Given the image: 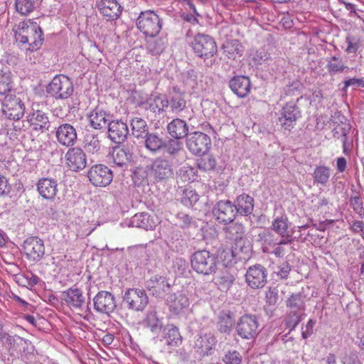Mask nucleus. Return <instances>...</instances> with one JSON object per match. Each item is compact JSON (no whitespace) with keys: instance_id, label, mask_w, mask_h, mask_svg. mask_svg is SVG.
I'll return each instance as SVG.
<instances>
[{"instance_id":"nucleus-1","label":"nucleus","mask_w":364,"mask_h":364,"mask_svg":"<svg viewBox=\"0 0 364 364\" xmlns=\"http://www.w3.org/2000/svg\"><path fill=\"white\" fill-rule=\"evenodd\" d=\"M136 28L146 37L157 36L162 28V19L153 10L141 11L136 21Z\"/></svg>"},{"instance_id":"nucleus-64","label":"nucleus","mask_w":364,"mask_h":364,"mask_svg":"<svg viewBox=\"0 0 364 364\" xmlns=\"http://www.w3.org/2000/svg\"><path fill=\"white\" fill-rule=\"evenodd\" d=\"M364 228V223L362 221L356 220L353 222L351 225V230L354 232H358L360 231H362Z\"/></svg>"},{"instance_id":"nucleus-34","label":"nucleus","mask_w":364,"mask_h":364,"mask_svg":"<svg viewBox=\"0 0 364 364\" xmlns=\"http://www.w3.org/2000/svg\"><path fill=\"white\" fill-rule=\"evenodd\" d=\"M237 255L232 247L220 249L218 251L219 262L226 267H231L235 263V257Z\"/></svg>"},{"instance_id":"nucleus-40","label":"nucleus","mask_w":364,"mask_h":364,"mask_svg":"<svg viewBox=\"0 0 364 364\" xmlns=\"http://www.w3.org/2000/svg\"><path fill=\"white\" fill-rule=\"evenodd\" d=\"M169 100L162 95H158L151 99L149 109L155 113L163 112L165 108L168 107Z\"/></svg>"},{"instance_id":"nucleus-60","label":"nucleus","mask_w":364,"mask_h":364,"mask_svg":"<svg viewBox=\"0 0 364 364\" xmlns=\"http://www.w3.org/2000/svg\"><path fill=\"white\" fill-rule=\"evenodd\" d=\"M10 191V186L8 181L4 176L0 175V196L8 193Z\"/></svg>"},{"instance_id":"nucleus-26","label":"nucleus","mask_w":364,"mask_h":364,"mask_svg":"<svg viewBox=\"0 0 364 364\" xmlns=\"http://www.w3.org/2000/svg\"><path fill=\"white\" fill-rule=\"evenodd\" d=\"M28 122L36 130H47L49 127L48 117L41 110L30 114L28 116Z\"/></svg>"},{"instance_id":"nucleus-25","label":"nucleus","mask_w":364,"mask_h":364,"mask_svg":"<svg viewBox=\"0 0 364 364\" xmlns=\"http://www.w3.org/2000/svg\"><path fill=\"white\" fill-rule=\"evenodd\" d=\"M166 301L169 306L170 311L176 314H179L189 306L188 297L181 293L171 295Z\"/></svg>"},{"instance_id":"nucleus-12","label":"nucleus","mask_w":364,"mask_h":364,"mask_svg":"<svg viewBox=\"0 0 364 364\" xmlns=\"http://www.w3.org/2000/svg\"><path fill=\"white\" fill-rule=\"evenodd\" d=\"M267 277L266 268L261 264H255L248 268L245 279L247 285L251 288L259 289L266 284Z\"/></svg>"},{"instance_id":"nucleus-56","label":"nucleus","mask_w":364,"mask_h":364,"mask_svg":"<svg viewBox=\"0 0 364 364\" xmlns=\"http://www.w3.org/2000/svg\"><path fill=\"white\" fill-rule=\"evenodd\" d=\"M350 86H357L360 87H364V80L363 78H351L344 82V89H347Z\"/></svg>"},{"instance_id":"nucleus-39","label":"nucleus","mask_w":364,"mask_h":364,"mask_svg":"<svg viewBox=\"0 0 364 364\" xmlns=\"http://www.w3.org/2000/svg\"><path fill=\"white\" fill-rule=\"evenodd\" d=\"M331 176V169L325 166H316L313 173L314 183L321 185H326Z\"/></svg>"},{"instance_id":"nucleus-62","label":"nucleus","mask_w":364,"mask_h":364,"mask_svg":"<svg viewBox=\"0 0 364 364\" xmlns=\"http://www.w3.org/2000/svg\"><path fill=\"white\" fill-rule=\"evenodd\" d=\"M24 277L27 279L28 283L26 285L27 288L31 289L33 286L37 284L38 282V277L37 276L33 275L31 272L26 273V274H24Z\"/></svg>"},{"instance_id":"nucleus-53","label":"nucleus","mask_w":364,"mask_h":364,"mask_svg":"<svg viewBox=\"0 0 364 364\" xmlns=\"http://www.w3.org/2000/svg\"><path fill=\"white\" fill-rule=\"evenodd\" d=\"M290 271L291 266L287 262H284L277 267V270H275L274 272L281 279H287L289 274Z\"/></svg>"},{"instance_id":"nucleus-21","label":"nucleus","mask_w":364,"mask_h":364,"mask_svg":"<svg viewBox=\"0 0 364 364\" xmlns=\"http://www.w3.org/2000/svg\"><path fill=\"white\" fill-rule=\"evenodd\" d=\"M56 138L58 141L63 146H73L77 139L75 129L69 124L60 125L56 130Z\"/></svg>"},{"instance_id":"nucleus-17","label":"nucleus","mask_w":364,"mask_h":364,"mask_svg":"<svg viewBox=\"0 0 364 364\" xmlns=\"http://www.w3.org/2000/svg\"><path fill=\"white\" fill-rule=\"evenodd\" d=\"M36 187L39 195L47 200H53L58 192L57 181L51 178H40Z\"/></svg>"},{"instance_id":"nucleus-18","label":"nucleus","mask_w":364,"mask_h":364,"mask_svg":"<svg viewBox=\"0 0 364 364\" xmlns=\"http://www.w3.org/2000/svg\"><path fill=\"white\" fill-rule=\"evenodd\" d=\"M94 306L95 310L99 312L109 314L116 306L114 298L108 291H100L94 298Z\"/></svg>"},{"instance_id":"nucleus-31","label":"nucleus","mask_w":364,"mask_h":364,"mask_svg":"<svg viewBox=\"0 0 364 364\" xmlns=\"http://www.w3.org/2000/svg\"><path fill=\"white\" fill-rule=\"evenodd\" d=\"M233 324V314L230 311H223L218 316L217 323L218 331L220 333H228L231 331Z\"/></svg>"},{"instance_id":"nucleus-32","label":"nucleus","mask_w":364,"mask_h":364,"mask_svg":"<svg viewBox=\"0 0 364 364\" xmlns=\"http://www.w3.org/2000/svg\"><path fill=\"white\" fill-rule=\"evenodd\" d=\"M272 228L283 239H292L291 234L289 231V223L286 216L275 218L272 222Z\"/></svg>"},{"instance_id":"nucleus-33","label":"nucleus","mask_w":364,"mask_h":364,"mask_svg":"<svg viewBox=\"0 0 364 364\" xmlns=\"http://www.w3.org/2000/svg\"><path fill=\"white\" fill-rule=\"evenodd\" d=\"M164 338L166 341V344L171 347H178L183 342V338L178 328L173 325L168 326Z\"/></svg>"},{"instance_id":"nucleus-43","label":"nucleus","mask_w":364,"mask_h":364,"mask_svg":"<svg viewBox=\"0 0 364 364\" xmlns=\"http://www.w3.org/2000/svg\"><path fill=\"white\" fill-rule=\"evenodd\" d=\"M12 78L10 72L0 71V95H5L11 90Z\"/></svg>"},{"instance_id":"nucleus-58","label":"nucleus","mask_w":364,"mask_h":364,"mask_svg":"<svg viewBox=\"0 0 364 364\" xmlns=\"http://www.w3.org/2000/svg\"><path fill=\"white\" fill-rule=\"evenodd\" d=\"M278 294L274 289H269L266 294V302L269 305H275L277 302Z\"/></svg>"},{"instance_id":"nucleus-5","label":"nucleus","mask_w":364,"mask_h":364,"mask_svg":"<svg viewBox=\"0 0 364 364\" xmlns=\"http://www.w3.org/2000/svg\"><path fill=\"white\" fill-rule=\"evenodd\" d=\"M47 91L56 99H67L73 92V86L69 77L55 75L48 85Z\"/></svg>"},{"instance_id":"nucleus-13","label":"nucleus","mask_w":364,"mask_h":364,"mask_svg":"<svg viewBox=\"0 0 364 364\" xmlns=\"http://www.w3.org/2000/svg\"><path fill=\"white\" fill-rule=\"evenodd\" d=\"M147 289L156 297L162 298L168 294L171 289L168 279L164 276L156 274L152 276L146 282Z\"/></svg>"},{"instance_id":"nucleus-54","label":"nucleus","mask_w":364,"mask_h":364,"mask_svg":"<svg viewBox=\"0 0 364 364\" xmlns=\"http://www.w3.org/2000/svg\"><path fill=\"white\" fill-rule=\"evenodd\" d=\"M350 205L352 206L353 210L360 215L364 214V208L363 207V203L359 197H351L350 199Z\"/></svg>"},{"instance_id":"nucleus-11","label":"nucleus","mask_w":364,"mask_h":364,"mask_svg":"<svg viewBox=\"0 0 364 364\" xmlns=\"http://www.w3.org/2000/svg\"><path fill=\"white\" fill-rule=\"evenodd\" d=\"M210 137L200 132H193L186 141L188 149L193 154H205L210 149Z\"/></svg>"},{"instance_id":"nucleus-42","label":"nucleus","mask_w":364,"mask_h":364,"mask_svg":"<svg viewBox=\"0 0 364 364\" xmlns=\"http://www.w3.org/2000/svg\"><path fill=\"white\" fill-rule=\"evenodd\" d=\"M164 141L162 138L155 134H146V147L151 151H156L163 147Z\"/></svg>"},{"instance_id":"nucleus-23","label":"nucleus","mask_w":364,"mask_h":364,"mask_svg":"<svg viewBox=\"0 0 364 364\" xmlns=\"http://www.w3.org/2000/svg\"><path fill=\"white\" fill-rule=\"evenodd\" d=\"M151 173L159 180H166L173 174L170 163L164 159H156L154 161L151 166Z\"/></svg>"},{"instance_id":"nucleus-27","label":"nucleus","mask_w":364,"mask_h":364,"mask_svg":"<svg viewBox=\"0 0 364 364\" xmlns=\"http://www.w3.org/2000/svg\"><path fill=\"white\" fill-rule=\"evenodd\" d=\"M169 134L175 139H182L188 134L186 122L179 118L173 119L167 126Z\"/></svg>"},{"instance_id":"nucleus-41","label":"nucleus","mask_w":364,"mask_h":364,"mask_svg":"<svg viewBox=\"0 0 364 364\" xmlns=\"http://www.w3.org/2000/svg\"><path fill=\"white\" fill-rule=\"evenodd\" d=\"M201 157L198 160V166L205 171H210L215 169L216 160L213 155L201 154Z\"/></svg>"},{"instance_id":"nucleus-4","label":"nucleus","mask_w":364,"mask_h":364,"mask_svg":"<svg viewBox=\"0 0 364 364\" xmlns=\"http://www.w3.org/2000/svg\"><path fill=\"white\" fill-rule=\"evenodd\" d=\"M195 53L203 58H209L216 54L218 46L215 40L208 35L198 33L191 43Z\"/></svg>"},{"instance_id":"nucleus-47","label":"nucleus","mask_w":364,"mask_h":364,"mask_svg":"<svg viewBox=\"0 0 364 364\" xmlns=\"http://www.w3.org/2000/svg\"><path fill=\"white\" fill-rule=\"evenodd\" d=\"M199 199L198 194L196 191L191 189H186L183 191V197L181 198L182 203L186 206H191L194 205Z\"/></svg>"},{"instance_id":"nucleus-15","label":"nucleus","mask_w":364,"mask_h":364,"mask_svg":"<svg viewBox=\"0 0 364 364\" xmlns=\"http://www.w3.org/2000/svg\"><path fill=\"white\" fill-rule=\"evenodd\" d=\"M229 87L232 92L238 97H247L252 90L250 79L244 75L234 76L229 82Z\"/></svg>"},{"instance_id":"nucleus-46","label":"nucleus","mask_w":364,"mask_h":364,"mask_svg":"<svg viewBox=\"0 0 364 364\" xmlns=\"http://www.w3.org/2000/svg\"><path fill=\"white\" fill-rule=\"evenodd\" d=\"M85 147L87 152L95 154L100 149V142L95 135L87 136Z\"/></svg>"},{"instance_id":"nucleus-48","label":"nucleus","mask_w":364,"mask_h":364,"mask_svg":"<svg viewBox=\"0 0 364 364\" xmlns=\"http://www.w3.org/2000/svg\"><path fill=\"white\" fill-rule=\"evenodd\" d=\"M242 360L241 354L235 350L228 351L223 358L225 364H241Z\"/></svg>"},{"instance_id":"nucleus-61","label":"nucleus","mask_w":364,"mask_h":364,"mask_svg":"<svg viewBox=\"0 0 364 364\" xmlns=\"http://www.w3.org/2000/svg\"><path fill=\"white\" fill-rule=\"evenodd\" d=\"M300 297L299 295H291L287 301V305L291 309L299 308Z\"/></svg>"},{"instance_id":"nucleus-30","label":"nucleus","mask_w":364,"mask_h":364,"mask_svg":"<svg viewBox=\"0 0 364 364\" xmlns=\"http://www.w3.org/2000/svg\"><path fill=\"white\" fill-rule=\"evenodd\" d=\"M90 126L95 129H101L107 126L108 118L106 112L98 107L89 115Z\"/></svg>"},{"instance_id":"nucleus-2","label":"nucleus","mask_w":364,"mask_h":364,"mask_svg":"<svg viewBox=\"0 0 364 364\" xmlns=\"http://www.w3.org/2000/svg\"><path fill=\"white\" fill-rule=\"evenodd\" d=\"M191 267L198 274L209 275L217 269L215 256L206 250L196 252L191 257Z\"/></svg>"},{"instance_id":"nucleus-59","label":"nucleus","mask_w":364,"mask_h":364,"mask_svg":"<svg viewBox=\"0 0 364 364\" xmlns=\"http://www.w3.org/2000/svg\"><path fill=\"white\" fill-rule=\"evenodd\" d=\"M347 48H346V52L349 53H355L357 52L360 47V43L358 41H352L349 38H347Z\"/></svg>"},{"instance_id":"nucleus-35","label":"nucleus","mask_w":364,"mask_h":364,"mask_svg":"<svg viewBox=\"0 0 364 364\" xmlns=\"http://www.w3.org/2000/svg\"><path fill=\"white\" fill-rule=\"evenodd\" d=\"M144 322L145 326L154 333L160 332L163 327L162 321L159 318L156 311L149 312Z\"/></svg>"},{"instance_id":"nucleus-29","label":"nucleus","mask_w":364,"mask_h":364,"mask_svg":"<svg viewBox=\"0 0 364 364\" xmlns=\"http://www.w3.org/2000/svg\"><path fill=\"white\" fill-rule=\"evenodd\" d=\"M224 54L229 58L235 60L242 55L243 46L237 39L227 41L223 46Z\"/></svg>"},{"instance_id":"nucleus-57","label":"nucleus","mask_w":364,"mask_h":364,"mask_svg":"<svg viewBox=\"0 0 364 364\" xmlns=\"http://www.w3.org/2000/svg\"><path fill=\"white\" fill-rule=\"evenodd\" d=\"M316 323V321L313 319H309L306 324L305 330L302 331L301 335L303 338H307L313 334L314 327Z\"/></svg>"},{"instance_id":"nucleus-52","label":"nucleus","mask_w":364,"mask_h":364,"mask_svg":"<svg viewBox=\"0 0 364 364\" xmlns=\"http://www.w3.org/2000/svg\"><path fill=\"white\" fill-rule=\"evenodd\" d=\"M301 321V318L299 316L297 315L296 311H291L287 320H286V326L287 328H289L290 331L294 330L297 325Z\"/></svg>"},{"instance_id":"nucleus-37","label":"nucleus","mask_w":364,"mask_h":364,"mask_svg":"<svg viewBox=\"0 0 364 364\" xmlns=\"http://www.w3.org/2000/svg\"><path fill=\"white\" fill-rule=\"evenodd\" d=\"M112 158L113 159V162L116 165L122 166L129 162L131 158V154L126 149L117 146L113 149Z\"/></svg>"},{"instance_id":"nucleus-51","label":"nucleus","mask_w":364,"mask_h":364,"mask_svg":"<svg viewBox=\"0 0 364 364\" xmlns=\"http://www.w3.org/2000/svg\"><path fill=\"white\" fill-rule=\"evenodd\" d=\"M346 66L342 60L336 57H333L328 63V70L331 73L343 72Z\"/></svg>"},{"instance_id":"nucleus-22","label":"nucleus","mask_w":364,"mask_h":364,"mask_svg":"<svg viewBox=\"0 0 364 364\" xmlns=\"http://www.w3.org/2000/svg\"><path fill=\"white\" fill-rule=\"evenodd\" d=\"M108 134L114 143L123 142L128 134V127L126 123L121 120H113L109 124Z\"/></svg>"},{"instance_id":"nucleus-10","label":"nucleus","mask_w":364,"mask_h":364,"mask_svg":"<svg viewBox=\"0 0 364 364\" xmlns=\"http://www.w3.org/2000/svg\"><path fill=\"white\" fill-rule=\"evenodd\" d=\"M88 178L95 186L105 187L112 181L113 174L107 166L97 164L90 168Z\"/></svg>"},{"instance_id":"nucleus-44","label":"nucleus","mask_w":364,"mask_h":364,"mask_svg":"<svg viewBox=\"0 0 364 364\" xmlns=\"http://www.w3.org/2000/svg\"><path fill=\"white\" fill-rule=\"evenodd\" d=\"M172 112H179L186 107V101L181 93L173 95L169 101Z\"/></svg>"},{"instance_id":"nucleus-6","label":"nucleus","mask_w":364,"mask_h":364,"mask_svg":"<svg viewBox=\"0 0 364 364\" xmlns=\"http://www.w3.org/2000/svg\"><path fill=\"white\" fill-rule=\"evenodd\" d=\"M43 42V32L36 22L24 20V45L27 44L26 49L36 50L40 48Z\"/></svg>"},{"instance_id":"nucleus-55","label":"nucleus","mask_w":364,"mask_h":364,"mask_svg":"<svg viewBox=\"0 0 364 364\" xmlns=\"http://www.w3.org/2000/svg\"><path fill=\"white\" fill-rule=\"evenodd\" d=\"M13 32L16 43L21 47L23 44V27H21V23L14 28Z\"/></svg>"},{"instance_id":"nucleus-45","label":"nucleus","mask_w":364,"mask_h":364,"mask_svg":"<svg viewBox=\"0 0 364 364\" xmlns=\"http://www.w3.org/2000/svg\"><path fill=\"white\" fill-rule=\"evenodd\" d=\"M235 280V277L232 273L225 271L221 273L218 277V284L222 289H229Z\"/></svg>"},{"instance_id":"nucleus-7","label":"nucleus","mask_w":364,"mask_h":364,"mask_svg":"<svg viewBox=\"0 0 364 364\" xmlns=\"http://www.w3.org/2000/svg\"><path fill=\"white\" fill-rule=\"evenodd\" d=\"M259 327L258 320L255 315L245 314L242 316L236 325V332L243 339H252L257 335Z\"/></svg>"},{"instance_id":"nucleus-20","label":"nucleus","mask_w":364,"mask_h":364,"mask_svg":"<svg viewBox=\"0 0 364 364\" xmlns=\"http://www.w3.org/2000/svg\"><path fill=\"white\" fill-rule=\"evenodd\" d=\"M217 343L216 338L212 333L200 335L195 341L194 348L200 355L205 356L212 353Z\"/></svg>"},{"instance_id":"nucleus-38","label":"nucleus","mask_w":364,"mask_h":364,"mask_svg":"<svg viewBox=\"0 0 364 364\" xmlns=\"http://www.w3.org/2000/svg\"><path fill=\"white\" fill-rule=\"evenodd\" d=\"M132 134L139 138L147 134L148 127L146 122L140 117H134L130 122Z\"/></svg>"},{"instance_id":"nucleus-63","label":"nucleus","mask_w":364,"mask_h":364,"mask_svg":"<svg viewBox=\"0 0 364 364\" xmlns=\"http://www.w3.org/2000/svg\"><path fill=\"white\" fill-rule=\"evenodd\" d=\"M346 159L344 157H339L336 161V168L340 172H343L346 168Z\"/></svg>"},{"instance_id":"nucleus-28","label":"nucleus","mask_w":364,"mask_h":364,"mask_svg":"<svg viewBox=\"0 0 364 364\" xmlns=\"http://www.w3.org/2000/svg\"><path fill=\"white\" fill-rule=\"evenodd\" d=\"M237 213L243 215H250L254 208V198L247 194H242L236 198Z\"/></svg>"},{"instance_id":"nucleus-8","label":"nucleus","mask_w":364,"mask_h":364,"mask_svg":"<svg viewBox=\"0 0 364 364\" xmlns=\"http://www.w3.org/2000/svg\"><path fill=\"white\" fill-rule=\"evenodd\" d=\"M299 116L298 106L294 102H287L281 110L278 122L283 130L290 132L294 127Z\"/></svg>"},{"instance_id":"nucleus-14","label":"nucleus","mask_w":364,"mask_h":364,"mask_svg":"<svg viewBox=\"0 0 364 364\" xmlns=\"http://www.w3.org/2000/svg\"><path fill=\"white\" fill-rule=\"evenodd\" d=\"M65 164L72 171H79L84 169L87 164V157L82 149L73 147L68 150L65 156Z\"/></svg>"},{"instance_id":"nucleus-49","label":"nucleus","mask_w":364,"mask_h":364,"mask_svg":"<svg viewBox=\"0 0 364 364\" xmlns=\"http://www.w3.org/2000/svg\"><path fill=\"white\" fill-rule=\"evenodd\" d=\"M292 240V239H282L277 244L273 251V254L277 257H283L289 250V249H287L285 246L291 244Z\"/></svg>"},{"instance_id":"nucleus-50","label":"nucleus","mask_w":364,"mask_h":364,"mask_svg":"<svg viewBox=\"0 0 364 364\" xmlns=\"http://www.w3.org/2000/svg\"><path fill=\"white\" fill-rule=\"evenodd\" d=\"M230 237L236 240L245 236V228L240 223H234L228 228Z\"/></svg>"},{"instance_id":"nucleus-9","label":"nucleus","mask_w":364,"mask_h":364,"mask_svg":"<svg viewBox=\"0 0 364 364\" xmlns=\"http://www.w3.org/2000/svg\"><path fill=\"white\" fill-rule=\"evenodd\" d=\"M215 219L221 223H232L237 215L236 206L229 200L218 201L213 208Z\"/></svg>"},{"instance_id":"nucleus-16","label":"nucleus","mask_w":364,"mask_h":364,"mask_svg":"<svg viewBox=\"0 0 364 364\" xmlns=\"http://www.w3.org/2000/svg\"><path fill=\"white\" fill-rule=\"evenodd\" d=\"M44 252L43 242L41 239L31 237L24 241V253L28 259L38 261L43 257Z\"/></svg>"},{"instance_id":"nucleus-3","label":"nucleus","mask_w":364,"mask_h":364,"mask_svg":"<svg viewBox=\"0 0 364 364\" xmlns=\"http://www.w3.org/2000/svg\"><path fill=\"white\" fill-rule=\"evenodd\" d=\"M122 301L129 310L142 311L149 304V299L144 289L133 287L124 291Z\"/></svg>"},{"instance_id":"nucleus-24","label":"nucleus","mask_w":364,"mask_h":364,"mask_svg":"<svg viewBox=\"0 0 364 364\" xmlns=\"http://www.w3.org/2000/svg\"><path fill=\"white\" fill-rule=\"evenodd\" d=\"M63 295L64 301L70 308H80L85 302V296L77 288H70Z\"/></svg>"},{"instance_id":"nucleus-36","label":"nucleus","mask_w":364,"mask_h":364,"mask_svg":"<svg viewBox=\"0 0 364 364\" xmlns=\"http://www.w3.org/2000/svg\"><path fill=\"white\" fill-rule=\"evenodd\" d=\"M234 240L235 249L233 250L235 252L237 255L242 254V255L241 257L242 259H245L247 257H249L252 251V245L248 239L244 236Z\"/></svg>"},{"instance_id":"nucleus-19","label":"nucleus","mask_w":364,"mask_h":364,"mask_svg":"<svg viewBox=\"0 0 364 364\" xmlns=\"http://www.w3.org/2000/svg\"><path fill=\"white\" fill-rule=\"evenodd\" d=\"M97 8L100 14L109 21L118 18L122 14L121 6L117 0H100Z\"/></svg>"}]
</instances>
